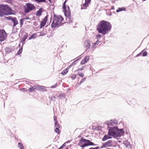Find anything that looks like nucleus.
I'll return each instance as SVG.
<instances>
[{"mask_svg": "<svg viewBox=\"0 0 149 149\" xmlns=\"http://www.w3.org/2000/svg\"><path fill=\"white\" fill-rule=\"evenodd\" d=\"M112 25L110 22L102 20L97 25L96 30L99 33L105 35L110 31Z\"/></svg>", "mask_w": 149, "mask_h": 149, "instance_id": "obj_1", "label": "nucleus"}, {"mask_svg": "<svg viewBox=\"0 0 149 149\" xmlns=\"http://www.w3.org/2000/svg\"><path fill=\"white\" fill-rule=\"evenodd\" d=\"M11 10V8L8 5L0 4V17L11 15L10 12Z\"/></svg>", "mask_w": 149, "mask_h": 149, "instance_id": "obj_2", "label": "nucleus"}, {"mask_svg": "<svg viewBox=\"0 0 149 149\" xmlns=\"http://www.w3.org/2000/svg\"><path fill=\"white\" fill-rule=\"evenodd\" d=\"M78 145L81 147L82 149H84L85 147L89 146H95L97 145V144H94L90 140L84 139L83 137H82L79 140Z\"/></svg>", "mask_w": 149, "mask_h": 149, "instance_id": "obj_3", "label": "nucleus"}, {"mask_svg": "<svg viewBox=\"0 0 149 149\" xmlns=\"http://www.w3.org/2000/svg\"><path fill=\"white\" fill-rule=\"evenodd\" d=\"M63 19V18L61 15L58 16L54 14L53 20L51 24V28H55L61 24Z\"/></svg>", "mask_w": 149, "mask_h": 149, "instance_id": "obj_4", "label": "nucleus"}, {"mask_svg": "<svg viewBox=\"0 0 149 149\" xmlns=\"http://www.w3.org/2000/svg\"><path fill=\"white\" fill-rule=\"evenodd\" d=\"M35 8V6L33 4L28 3H26V5L24 6V11L25 13H27Z\"/></svg>", "mask_w": 149, "mask_h": 149, "instance_id": "obj_5", "label": "nucleus"}, {"mask_svg": "<svg viewBox=\"0 0 149 149\" xmlns=\"http://www.w3.org/2000/svg\"><path fill=\"white\" fill-rule=\"evenodd\" d=\"M67 1L68 0H65L62 6V9L63 10V11L64 12L65 15H66V14L68 13V15H70V8L69 6H67L66 4Z\"/></svg>", "mask_w": 149, "mask_h": 149, "instance_id": "obj_6", "label": "nucleus"}, {"mask_svg": "<svg viewBox=\"0 0 149 149\" xmlns=\"http://www.w3.org/2000/svg\"><path fill=\"white\" fill-rule=\"evenodd\" d=\"M109 128L108 134L115 137L116 130L118 129V127H117L114 126L113 127H109Z\"/></svg>", "mask_w": 149, "mask_h": 149, "instance_id": "obj_7", "label": "nucleus"}, {"mask_svg": "<svg viewBox=\"0 0 149 149\" xmlns=\"http://www.w3.org/2000/svg\"><path fill=\"white\" fill-rule=\"evenodd\" d=\"M5 17L8 20H12L13 23V27H15L18 24V21L16 17H13L12 16H9L6 17Z\"/></svg>", "mask_w": 149, "mask_h": 149, "instance_id": "obj_8", "label": "nucleus"}, {"mask_svg": "<svg viewBox=\"0 0 149 149\" xmlns=\"http://www.w3.org/2000/svg\"><path fill=\"white\" fill-rule=\"evenodd\" d=\"M7 36L6 33L3 30H0V41L1 42L4 41Z\"/></svg>", "mask_w": 149, "mask_h": 149, "instance_id": "obj_9", "label": "nucleus"}, {"mask_svg": "<svg viewBox=\"0 0 149 149\" xmlns=\"http://www.w3.org/2000/svg\"><path fill=\"white\" fill-rule=\"evenodd\" d=\"M113 141L112 140H109L107 141L104 143L101 147V148H107L109 147H111L113 146Z\"/></svg>", "mask_w": 149, "mask_h": 149, "instance_id": "obj_10", "label": "nucleus"}, {"mask_svg": "<svg viewBox=\"0 0 149 149\" xmlns=\"http://www.w3.org/2000/svg\"><path fill=\"white\" fill-rule=\"evenodd\" d=\"M124 133V130L123 129H120L117 130L115 137H120L123 135Z\"/></svg>", "mask_w": 149, "mask_h": 149, "instance_id": "obj_11", "label": "nucleus"}, {"mask_svg": "<svg viewBox=\"0 0 149 149\" xmlns=\"http://www.w3.org/2000/svg\"><path fill=\"white\" fill-rule=\"evenodd\" d=\"M34 88L40 91H42L43 92L47 91V89L46 87L43 86H40L39 85H36L34 86Z\"/></svg>", "mask_w": 149, "mask_h": 149, "instance_id": "obj_12", "label": "nucleus"}, {"mask_svg": "<svg viewBox=\"0 0 149 149\" xmlns=\"http://www.w3.org/2000/svg\"><path fill=\"white\" fill-rule=\"evenodd\" d=\"M48 19V16L46 15L40 22V28L41 29L44 27L46 24Z\"/></svg>", "mask_w": 149, "mask_h": 149, "instance_id": "obj_13", "label": "nucleus"}, {"mask_svg": "<svg viewBox=\"0 0 149 149\" xmlns=\"http://www.w3.org/2000/svg\"><path fill=\"white\" fill-rule=\"evenodd\" d=\"M91 41L89 40H86L84 42V47L87 49H90L91 45Z\"/></svg>", "mask_w": 149, "mask_h": 149, "instance_id": "obj_14", "label": "nucleus"}, {"mask_svg": "<svg viewBox=\"0 0 149 149\" xmlns=\"http://www.w3.org/2000/svg\"><path fill=\"white\" fill-rule=\"evenodd\" d=\"M44 9L42 8H40L39 10H38L36 13V15L37 16H40L42 13L44 11Z\"/></svg>", "mask_w": 149, "mask_h": 149, "instance_id": "obj_15", "label": "nucleus"}, {"mask_svg": "<svg viewBox=\"0 0 149 149\" xmlns=\"http://www.w3.org/2000/svg\"><path fill=\"white\" fill-rule=\"evenodd\" d=\"M89 56H85L81 61V65H83L87 62L89 60Z\"/></svg>", "mask_w": 149, "mask_h": 149, "instance_id": "obj_16", "label": "nucleus"}, {"mask_svg": "<svg viewBox=\"0 0 149 149\" xmlns=\"http://www.w3.org/2000/svg\"><path fill=\"white\" fill-rule=\"evenodd\" d=\"M66 17V19H68V23L69 24L72 23L73 20L71 19V11H70V15H68V13H67L66 15H65Z\"/></svg>", "mask_w": 149, "mask_h": 149, "instance_id": "obj_17", "label": "nucleus"}, {"mask_svg": "<svg viewBox=\"0 0 149 149\" xmlns=\"http://www.w3.org/2000/svg\"><path fill=\"white\" fill-rule=\"evenodd\" d=\"M111 136H112L109 134H105L102 139V141H104L109 139H111L112 138Z\"/></svg>", "mask_w": 149, "mask_h": 149, "instance_id": "obj_18", "label": "nucleus"}, {"mask_svg": "<svg viewBox=\"0 0 149 149\" xmlns=\"http://www.w3.org/2000/svg\"><path fill=\"white\" fill-rule=\"evenodd\" d=\"M28 37V33H26L25 35H24L23 37L22 38L21 40V42H22V45H23L24 43V42H25L26 39Z\"/></svg>", "mask_w": 149, "mask_h": 149, "instance_id": "obj_19", "label": "nucleus"}, {"mask_svg": "<svg viewBox=\"0 0 149 149\" xmlns=\"http://www.w3.org/2000/svg\"><path fill=\"white\" fill-rule=\"evenodd\" d=\"M105 124L107 125L108 127L109 128L110 126H113L114 124L112 121H111V120L109 121H107L105 122Z\"/></svg>", "mask_w": 149, "mask_h": 149, "instance_id": "obj_20", "label": "nucleus"}, {"mask_svg": "<svg viewBox=\"0 0 149 149\" xmlns=\"http://www.w3.org/2000/svg\"><path fill=\"white\" fill-rule=\"evenodd\" d=\"M123 143L125 145L127 148H129L130 147V144L127 140L123 142Z\"/></svg>", "mask_w": 149, "mask_h": 149, "instance_id": "obj_21", "label": "nucleus"}, {"mask_svg": "<svg viewBox=\"0 0 149 149\" xmlns=\"http://www.w3.org/2000/svg\"><path fill=\"white\" fill-rule=\"evenodd\" d=\"M126 10V8L125 7H122L121 8H118L117 9L116 12L117 13H119L120 12L122 11H125Z\"/></svg>", "mask_w": 149, "mask_h": 149, "instance_id": "obj_22", "label": "nucleus"}, {"mask_svg": "<svg viewBox=\"0 0 149 149\" xmlns=\"http://www.w3.org/2000/svg\"><path fill=\"white\" fill-rule=\"evenodd\" d=\"M69 69L67 67L61 73V74L63 75H64L66 74L68 72V70Z\"/></svg>", "mask_w": 149, "mask_h": 149, "instance_id": "obj_23", "label": "nucleus"}, {"mask_svg": "<svg viewBox=\"0 0 149 149\" xmlns=\"http://www.w3.org/2000/svg\"><path fill=\"white\" fill-rule=\"evenodd\" d=\"M78 60L79 59H78L76 60H75V61H73L72 63L69 66H68V68L70 69L71 67L74 65L75 64L77 63V62L78 61Z\"/></svg>", "mask_w": 149, "mask_h": 149, "instance_id": "obj_24", "label": "nucleus"}, {"mask_svg": "<svg viewBox=\"0 0 149 149\" xmlns=\"http://www.w3.org/2000/svg\"><path fill=\"white\" fill-rule=\"evenodd\" d=\"M65 95L64 93H61L59 95V96H58V97L59 99H61V100H63L64 99L65 97Z\"/></svg>", "mask_w": 149, "mask_h": 149, "instance_id": "obj_25", "label": "nucleus"}, {"mask_svg": "<svg viewBox=\"0 0 149 149\" xmlns=\"http://www.w3.org/2000/svg\"><path fill=\"white\" fill-rule=\"evenodd\" d=\"M34 1L39 3L41 2L47 3V2L46 0H34Z\"/></svg>", "mask_w": 149, "mask_h": 149, "instance_id": "obj_26", "label": "nucleus"}, {"mask_svg": "<svg viewBox=\"0 0 149 149\" xmlns=\"http://www.w3.org/2000/svg\"><path fill=\"white\" fill-rule=\"evenodd\" d=\"M11 49L9 47H6L5 51L7 53H9L11 52Z\"/></svg>", "mask_w": 149, "mask_h": 149, "instance_id": "obj_27", "label": "nucleus"}, {"mask_svg": "<svg viewBox=\"0 0 149 149\" xmlns=\"http://www.w3.org/2000/svg\"><path fill=\"white\" fill-rule=\"evenodd\" d=\"M22 49L23 46H22L19 49V50L17 53V54L18 55H20L22 53Z\"/></svg>", "mask_w": 149, "mask_h": 149, "instance_id": "obj_28", "label": "nucleus"}, {"mask_svg": "<svg viewBox=\"0 0 149 149\" xmlns=\"http://www.w3.org/2000/svg\"><path fill=\"white\" fill-rule=\"evenodd\" d=\"M18 147L20 149H23L24 148V146L22 143L20 142L18 143Z\"/></svg>", "mask_w": 149, "mask_h": 149, "instance_id": "obj_29", "label": "nucleus"}, {"mask_svg": "<svg viewBox=\"0 0 149 149\" xmlns=\"http://www.w3.org/2000/svg\"><path fill=\"white\" fill-rule=\"evenodd\" d=\"M35 89H36L35 88H34V86H33V87H32L31 88H29L28 90L30 92H34Z\"/></svg>", "mask_w": 149, "mask_h": 149, "instance_id": "obj_30", "label": "nucleus"}, {"mask_svg": "<svg viewBox=\"0 0 149 149\" xmlns=\"http://www.w3.org/2000/svg\"><path fill=\"white\" fill-rule=\"evenodd\" d=\"M145 49H144L142 51H143L142 53V56H145L147 55V52L145 51Z\"/></svg>", "mask_w": 149, "mask_h": 149, "instance_id": "obj_31", "label": "nucleus"}, {"mask_svg": "<svg viewBox=\"0 0 149 149\" xmlns=\"http://www.w3.org/2000/svg\"><path fill=\"white\" fill-rule=\"evenodd\" d=\"M55 128H59L60 125L59 123H58V121H56V122H55Z\"/></svg>", "mask_w": 149, "mask_h": 149, "instance_id": "obj_32", "label": "nucleus"}, {"mask_svg": "<svg viewBox=\"0 0 149 149\" xmlns=\"http://www.w3.org/2000/svg\"><path fill=\"white\" fill-rule=\"evenodd\" d=\"M24 20V19L23 18H21L20 20V26H21L23 25V22Z\"/></svg>", "mask_w": 149, "mask_h": 149, "instance_id": "obj_33", "label": "nucleus"}, {"mask_svg": "<svg viewBox=\"0 0 149 149\" xmlns=\"http://www.w3.org/2000/svg\"><path fill=\"white\" fill-rule=\"evenodd\" d=\"M59 128H55L54 129V131L55 132L57 133L58 134H59L60 133V131L59 130Z\"/></svg>", "mask_w": 149, "mask_h": 149, "instance_id": "obj_34", "label": "nucleus"}, {"mask_svg": "<svg viewBox=\"0 0 149 149\" xmlns=\"http://www.w3.org/2000/svg\"><path fill=\"white\" fill-rule=\"evenodd\" d=\"M86 80V78H84L78 84V85L80 86L82 83L84 82Z\"/></svg>", "mask_w": 149, "mask_h": 149, "instance_id": "obj_35", "label": "nucleus"}, {"mask_svg": "<svg viewBox=\"0 0 149 149\" xmlns=\"http://www.w3.org/2000/svg\"><path fill=\"white\" fill-rule=\"evenodd\" d=\"M77 77V75L76 74H73L71 77V78L72 80H74Z\"/></svg>", "mask_w": 149, "mask_h": 149, "instance_id": "obj_36", "label": "nucleus"}, {"mask_svg": "<svg viewBox=\"0 0 149 149\" xmlns=\"http://www.w3.org/2000/svg\"><path fill=\"white\" fill-rule=\"evenodd\" d=\"M56 98L55 96H52L50 97V100H52L54 102L56 101Z\"/></svg>", "mask_w": 149, "mask_h": 149, "instance_id": "obj_37", "label": "nucleus"}, {"mask_svg": "<svg viewBox=\"0 0 149 149\" xmlns=\"http://www.w3.org/2000/svg\"><path fill=\"white\" fill-rule=\"evenodd\" d=\"M111 121H112L114 125L117 124L118 122L117 120L116 119L111 120Z\"/></svg>", "mask_w": 149, "mask_h": 149, "instance_id": "obj_38", "label": "nucleus"}, {"mask_svg": "<svg viewBox=\"0 0 149 149\" xmlns=\"http://www.w3.org/2000/svg\"><path fill=\"white\" fill-rule=\"evenodd\" d=\"M35 34H33L29 38V40H31L32 39H33L35 38Z\"/></svg>", "mask_w": 149, "mask_h": 149, "instance_id": "obj_39", "label": "nucleus"}, {"mask_svg": "<svg viewBox=\"0 0 149 149\" xmlns=\"http://www.w3.org/2000/svg\"><path fill=\"white\" fill-rule=\"evenodd\" d=\"M89 4L85 2L83 4V5L84 7H87L88 6Z\"/></svg>", "mask_w": 149, "mask_h": 149, "instance_id": "obj_40", "label": "nucleus"}, {"mask_svg": "<svg viewBox=\"0 0 149 149\" xmlns=\"http://www.w3.org/2000/svg\"><path fill=\"white\" fill-rule=\"evenodd\" d=\"M78 74L79 76L81 77H83L84 76V74L82 73H78Z\"/></svg>", "mask_w": 149, "mask_h": 149, "instance_id": "obj_41", "label": "nucleus"}, {"mask_svg": "<svg viewBox=\"0 0 149 149\" xmlns=\"http://www.w3.org/2000/svg\"><path fill=\"white\" fill-rule=\"evenodd\" d=\"M96 38L97 39H98L99 38H100L101 37V35L98 34V35L96 36Z\"/></svg>", "mask_w": 149, "mask_h": 149, "instance_id": "obj_42", "label": "nucleus"}, {"mask_svg": "<svg viewBox=\"0 0 149 149\" xmlns=\"http://www.w3.org/2000/svg\"><path fill=\"white\" fill-rule=\"evenodd\" d=\"M143 52V51H142L140 53L136 55V57H138L139 56H141Z\"/></svg>", "mask_w": 149, "mask_h": 149, "instance_id": "obj_43", "label": "nucleus"}, {"mask_svg": "<svg viewBox=\"0 0 149 149\" xmlns=\"http://www.w3.org/2000/svg\"><path fill=\"white\" fill-rule=\"evenodd\" d=\"M84 68V67H82L81 68H78L77 70V71H80L82 70Z\"/></svg>", "mask_w": 149, "mask_h": 149, "instance_id": "obj_44", "label": "nucleus"}, {"mask_svg": "<svg viewBox=\"0 0 149 149\" xmlns=\"http://www.w3.org/2000/svg\"><path fill=\"white\" fill-rule=\"evenodd\" d=\"M100 42L98 40H97L95 42H94V44L96 45H98Z\"/></svg>", "mask_w": 149, "mask_h": 149, "instance_id": "obj_45", "label": "nucleus"}, {"mask_svg": "<svg viewBox=\"0 0 149 149\" xmlns=\"http://www.w3.org/2000/svg\"><path fill=\"white\" fill-rule=\"evenodd\" d=\"M57 86V84L56 83L54 85H52L51 86V87L52 88H55Z\"/></svg>", "mask_w": 149, "mask_h": 149, "instance_id": "obj_46", "label": "nucleus"}, {"mask_svg": "<svg viewBox=\"0 0 149 149\" xmlns=\"http://www.w3.org/2000/svg\"><path fill=\"white\" fill-rule=\"evenodd\" d=\"M99 148V146H97L96 147L93 148V147H91L90 148L88 149H98Z\"/></svg>", "mask_w": 149, "mask_h": 149, "instance_id": "obj_47", "label": "nucleus"}, {"mask_svg": "<svg viewBox=\"0 0 149 149\" xmlns=\"http://www.w3.org/2000/svg\"><path fill=\"white\" fill-rule=\"evenodd\" d=\"M33 25L35 26H36L38 25V23L36 22H33Z\"/></svg>", "mask_w": 149, "mask_h": 149, "instance_id": "obj_48", "label": "nucleus"}, {"mask_svg": "<svg viewBox=\"0 0 149 149\" xmlns=\"http://www.w3.org/2000/svg\"><path fill=\"white\" fill-rule=\"evenodd\" d=\"M91 1V0H85V2L89 4Z\"/></svg>", "mask_w": 149, "mask_h": 149, "instance_id": "obj_49", "label": "nucleus"}, {"mask_svg": "<svg viewBox=\"0 0 149 149\" xmlns=\"http://www.w3.org/2000/svg\"><path fill=\"white\" fill-rule=\"evenodd\" d=\"M54 120L55 122H56V121H57L56 120V116H54Z\"/></svg>", "mask_w": 149, "mask_h": 149, "instance_id": "obj_50", "label": "nucleus"}, {"mask_svg": "<svg viewBox=\"0 0 149 149\" xmlns=\"http://www.w3.org/2000/svg\"><path fill=\"white\" fill-rule=\"evenodd\" d=\"M23 19H24V20H25V19H26V20H28V19H30V18L29 17H26L25 18H22Z\"/></svg>", "mask_w": 149, "mask_h": 149, "instance_id": "obj_51", "label": "nucleus"}, {"mask_svg": "<svg viewBox=\"0 0 149 149\" xmlns=\"http://www.w3.org/2000/svg\"><path fill=\"white\" fill-rule=\"evenodd\" d=\"M64 147L63 145H62L58 149H62Z\"/></svg>", "mask_w": 149, "mask_h": 149, "instance_id": "obj_52", "label": "nucleus"}, {"mask_svg": "<svg viewBox=\"0 0 149 149\" xmlns=\"http://www.w3.org/2000/svg\"><path fill=\"white\" fill-rule=\"evenodd\" d=\"M22 89L23 91H26V90H27L26 89V88H22Z\"/></svg>", "mask_w": 149, "mask_h": 149, "instance_id": "obj_53", "label": "nucleus"}, {"mask_svg": "<svg viewBox=\"0 0 149 149\" xmlns=\"http://www.w3.org/2000/svg\"><path fill=\"white\" fill-rule=\"evenodd\" d=\"M66 142L64 143L63 145H62L64 147H65L66 146Z\"/></svg>", "mask_w": 149, "mask_h": 149, "instance_id": "obj_54", "label": "nucleus"}, {"mask_svg": "<svg viewBox=\"0 0 149 149\" xmlns=\"http://www.w3.org/2000/svg\"><path fill=\"white\" fill-rule=\"evenodd\" d=\"M111 10H114V6H112L111 8Z\"/></svg>", "mask_w": 149, "mask_h": 149, "instance_id": "obj_55", "label": "nucleus"}, {"mask_svg": "<svg viewBox=\"0 0 149 149\" xmlns=\"http://www.w3.org/2000/svg\"><path fill=\"white\" fill-rule=\"evenodd\" d=\"M96 45H95V44H94L92 46V48H93Z\"/></svg>", "mask_w": 149, "mask_h": 149, "instance_id": "obj_56", "label": "nucleus"}, {"mask_svg": "<svg viewBox=\"0 0 149 149\" xmlns=\"http://www.w3.org/2000/svg\"><path fill=\"white\" fill-rule=\"evenodd\" d=\"M48 1H49V2L51 3H52V1L51 0H48Z\"/></svg>", "mask_w": 149, "mask_h": 149, "instance_id": "obj_57", "label": "nucleus"}, {"mask_svg": "<svg viewBox=\"0 0 149 149\" xmlns=\"http://www.w3.org/2000/svg\"><path fill=\"white\" fill-rule=\"evenodd\" d=\"M52 18H51H51H50V23H51V21H52Z\"/></svg>", "mask_w": 149, "mask_h": 149, "instance_id": "obj_58", "label": "nucleus"}, {"mask_svg": "<svg viewBox=\"0 0 149 149\" xmlns=\"http://www.w3.org/2000/svg\"><path fill=\"white\" fill-rule=\"evenodd\" d=\"M70 142V141H67L66 142V143L67 142L68 143H69Z\"/></svg>", "mask_w": 149, "mask_h": 149, "instance_id": "obj_59", "label": "nucleus"}, {"mask_svg": "<svg viewBox=\"0 0 149 149\" xmlns=\"http://www.w3.org/2000/svg\"><path fill=\"white\" fill-rule=\"evenodd\" d=\"M18 46L19 47L20 46V44H19V45H18Z\"/></svg>", "mask_w": 149, "mask_h": 149, "instance_id": "obj_60", "label": "nucleus"}, {"mask_svg": "<svg viewBox=\"0 0 149 149\" xmlns=\"http://www.w3.org/2000/svg\"><path fill=\"white\" fill-rule=\"evenodd\" d=\"M65 149H69L68 148H66Z\"/></svg>", "mask_w": 149, "mask_h": 149, "instance_id": "obj_61", "label": "nucleus"}, {"mask_svg": "<svg viewBox=\"0 0 149 149\" xmlns=\"http://www.w3.org/2000/svg\"><path fill=\"white\" fill-rule=\"evenodd\" d=\"M4 107L5 106V103H4Z\"/></svg>", "mask_w": 149, "mask_h": 149, "instance_id": "obj_62", "label": "nucleus"}]
</instances>
